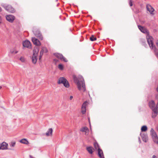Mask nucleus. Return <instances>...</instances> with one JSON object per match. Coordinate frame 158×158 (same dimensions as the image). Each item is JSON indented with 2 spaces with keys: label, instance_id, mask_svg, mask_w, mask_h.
I'll return each mask as SVG.
<instances>
[{
  "label": "nucleus",
  "instance_id": "de8ad7c7",
  "mask_svg": "<svg viewBox=\"0 0 158 158\" xmlns=\"http://www.w3.org/2000/svg\"><path fill=\"white\" fill-rule=\"evenodd\" d=\"M29 156H30V158H33V156L31 155H30Z\"/></svg>",
  "mask_w": 158,
  "mask_h": 158
},
{
  "label": "nucleus",
  "instance_id": "9d476101",
  "mask_svg": "<svg viewBox=\"0 0 158 158\" xmlns=\"http://www.w3.org/2000/svg\"><path fill=\"white\" fill-rule=\"evenodd\" d=\"M148 106L152 110H153L155 108V104L154 101L152 100L149 101L148 102Z\"/></svg>",
  "mask_w": 158,
  "mask_h": 158
},
{
  "label": "nucleus",
  "instance_id": "09e8293b",
  "mask_svg": "<svg viewBox=\"0 0 158 158\" xmlns=\"http://www.w3.org/2000/svg\"><path fill=\"white\" fill-rule=\"evenodd\" d=\"M1 11H2V8H1L0 7V12H1Z\"/></svg>",
  "mask_w": 158,
  "mask_h": 158
},
{
  "label": "nucleus",
  "instance_id": "72a5a7b5",
  "mask_svg": "<svg viewBox=\"0 0 158 158\" xmlns=\"http://www.w3.org/2000/svg\"><path fill=\"white\" fill-rule=\"evenodd\" d=\"M42 48L43 49V50H44V52L47 53L48 52V50L46 47H43Z\"/></svg>",
  "mask_w": 158,
  "mask_h": 158
},
{
  "label": "nucleus",
  "instance_id": "39448f33",
  "mask_svg": "<svg viewBox=\"0 0 158 158\" xmlns=\"http://www.w3.org/2000/svg\"><path fill=\"white\" fill-rule=\"evenodd\" d=\"M54 55L57 58L61 60H63L65 62H67L68 61L63 56V55L61 54L58 53H55L54 54Z\"/></svg>",
  "mask_w": 158,
  "mask_h": 158
},
{
  "label": "nucleus",
  "instance_id": "20e7f679",
  "mask_svg": "<svg viewBox=\"0 0 158 158\" xmlns=\"http://www.w3.org/2000/svg\"><path fill=\"white\" fill-rule=\"evenodd\" d=\"M33 32L37 37L39 39L41 40H42L43 39V37L40 31L37 29H34L33 31Z\"/></svg>",
  "mask_w": 158,
  "mask_h": 158
},
{
  "label": "nucleus",
  "instance_id": "aec40b11",
  "mask_svg": "<svg viewBox=\"0 0 158 158\" xmlns=\"http://www.w3.org/2000/svg\"><path fill=\"white\" fill-rule=\"evenodd\" d=\"M92 149L93 147L91 146L88 147L86 148V150L90 154H92L93 153V151Z\"/></svg>",
  "mask_w": 158,
  "mask_h": 158
},
{
  "label": "nucleus",
  "instance_id": "ea45409f",
  "mask_svg": "<svg viewBox=\"0 0 158 158\" xmlns=\"http://www.w3.org/2000/svg\"><path fill=\"white\" fill-rule=\"evenodd\" d=\"M43 55H41L40 54V55L39 56V60L40 61L41 60V59L42 58V57Z\"/></svg>",
  "mask_w": 158,
  "mask_h": 158
},
{
  "label": "nucleus",
  "instance_id": "79ce46f5",
  "mask_svg": "<svg viewBox=\"0 0 158 158\" xmlns=\"http://www.w3.org/2000/svg\"><path fill=\"white\" fill-rule=\"evenodd\" d=\"M73 96H71L70 97V98H69V99L70 100H72V99H73Z\"/></svg>",
  "mask_w": 158,
  "mask_h": 158
},
{
  "label": "nucleus",
  "instance_id": "423d86ee",
  "mask_svg": "<svg viewBox=\"0 0 158 158\" xmlns=\"http://www.w3.org/2000/svg\"><path fill=\"white\" fill-rule=\"evenodd\" d=\"M23 45L24 48H27L29 49L31 48V43L29 41L27 40L23 42Z\"/></svg>",
  "mask_w": 158,
  "mask_h": 158
},
{
  "label": "nucleus",
  "instance_id": "a19ab883",
  "mask_svg": "<svg viewBox=\"0 0 158 158\" xmlns=\"http://www.w3.org/2000/svg\"><path fill=\"white\" fill-rule=\"evenodd\" d=\"M53 61L56 62H57L58 61V60L57 59H53Z\"/></svg>",
  "mask_w": 158,
  "mask_h": 158
},
{
  "label": "nucleus",
  "instance_id": "a18cd8bd",
  "mask_svg": "<svg viewBox=\"0 0 158 158\" xmlns=\"http://www.w3.org/2000/svg\"><path fill=\"white\" fill-rule=\"evenodd\" d=\"M156 98L158 99V94L156 96Z\"/></svg>",
  "mask_w": 158,
  "mask_h": 158
},
{
  "label": "nucleus",
  "instance_id": "2f4dec72",
  "mask_svg": "<svg viewBox=\"0 0 158 158\" xmlns=\"http://www.w3.org/2000/svg\"><path fill=\"white\" fill-rule=\"evenodd\" d=\"M142 44L143 45L146 47L147 46V44L146 43V41L143 39H142L141 40Z\"/></svg>",
  "mask_w": 158,
  "mask_h": 158
},
{
  "label": "nucleus",
  "instance_id": "3c124183",
  "mask_svg": "<svg viewBox=\"0 0 158 158\" xmlns=\"http://www.w3.org/2000/svg\"><path fill=\"white\" fill-rule=\"evenodd\" d=\"M58 1V0H56V1Z\"/></svg>",
  "mask_w": 158,
  "mask_h": 158
},
{
  "label": "nucleus",
  "instance_id": "f257e3e1",
  "mask_svg": "<svg viewBox=\"0 0 158 158\" xmlns=\"http://www.w3.org/2000/svg\"><path fill=\"white\" fill-rule=\"evenodd\" d=\"M73 79L74 82L77 85L78 90H81V86L83 89V92H85V86L84 79L82 76L79 75L77 77L75 75H73Z\"/></svg>",
  "mask_w": 158,
  "mask_h": 158
},
{
  "label": "nucleus",
  "instance_id": "6ab92c4d",
  "mask_svg": "<svg viewBox=\"0 0 158 158\" xmlns=\"http://www.w3.org/2000/svg\"><path fill=\"white\" fill-rule=\"evenodd\" d=\"M152 117L153 118H155L156 116L158 114V111L156 110V109H154L153 110H152Z\"/></svg>",
  "mask_w": 158,
  "mask_h": 158
},
{
  "label": "nucleus",
  "instance_id": "8fccbe9b",
  "mask_svg": "<svg viewBox=\"0 0 158 158\" xmlns=\"http://www.w3.org/2000/svg\"><path fill=\"white\" fill-rule=\"evenodd\" d=\"M2 88V87L1 86H0V89Z\"/></svg>",
  "mask_w": 158,
  "mask_h": 158
},
{
  "label": "nucleus",
  "instance_id": "2eb2a0df",
  "mask_svg": "<svg viewBox=\"0 0 158 158\" xmlns=\"http://www.w3.org/2000/svg\"><path fill=\"white\" fill-rule=\"evenodd\" d=\"M138 26L139 29L142 32L144 33H145L147 32V30L146 29H145L143 27L139 25H138Z\"/></svg>",
  "mask_w": 158,
  "mask_h": 158
},
{
  "label": "nucleus",
  "instance_id": "c9c22d12",
  "mask_svg": "<svg viewBox=\"0 0 158 158\" xmlns=\"http://www.w3.org/2000/svg\"><path fill=\"white\" fill-rule=\"evenodd\" d=\"M44 51L43 50V49L42 48L41 49L40 51V54L41 55H43V53H44Z\"/></svg>",
  "mask_w": 158,
  "mask_h": 158
},
{
  "label": "nucleus",
  "instance_id": "f704fd0d",
  "mask_svg": "<svg viewBox=\"0 0 158 158\" xmlns=\"http://www.w3.org/2000/svg\"><path fill=\"white\" fill-rule=\"evenodd\" d=\"M20 60L23 62H24L25 61V59L24 57H21L20 58Z\"/></svg>",
  "mask_w": 158,
  "mask_h": 158
},
{
  "label": "nucleus",
  "instance_id": "0eeeda50",
  "mask_svg": "<svg viewBox=\"0 0 158 158\" xmlns=\"http://www.w3.org/2000/svg\"><path fill=\"white\" fill-rule=\"evenodd\" d=\"M15 18V16L12 15H8L6 16V19L7 20L11 23L13 22Z\"/></svg>",
  "mask_w": 158,
  "mask_h": 158
},
{
  "label": "nucleus",
  "instance_id": "5701e85b",
  "mask_svg": "<svg viewBox=\"0 0 158 158\" xmlns=\"http://www.w3.org/2000/svg\"><path fill=\"white\" fill-rule=\"evenodd\" d=\"M18 51L16 50L14 48L13 49H11L10 50L9 52V54H15L18 53Z\"/></svg>",
  "mask_w": 158,
  "mask_h": 158
},
{
  "label": "nucleus",
  "instance_id": "7ed1b4c3",
  "mask_svg": "<svg viewBox=\"0 0 158 158\" xmlns=\"http://www.w3.org/2000/svg\"><path fill=\"white\" fill-rule=\"evenodd\" d=\"M57 83L58 84H63L66 88L69 87V84L67 80L64 77H60L58 80Z\"/></svg>",
  "mask_w": 158,
  "mask_h": 158
},
{
  "label": "nucleus",
  "instance_id": "49530a36",
  "mask_svg": "<svg viewBox=\"0 0 158 158\" xmlns=\"http://www.w3.org/2000/svg\"><path fill=\"white\" fill-rule=\"evenodd\" d=\"M88 119H89V124L90 125V126L91 127V124H90V119H89V118H88Z\"/></svg>",
  "mask_w": 158,
  "mask_h": 158
},
{
  "label": "nucleus",
  "instance_id": "4c0bfd02",
  "mask_svg": "<svg viewBox=\"0 0 158 158\" xmlns=\"http://www.w3.org/2000/svg\"><path fill=\"white\" fill-rule=\"evenodd\" d=\"M155 109H156V110H157V111H158V100L157 104L156 106V107H155Z\"/></svg>",
  "mask_w": 158,
  "mask_h": 158
},
{
  "label": "nucleus",
  "instance_id": "c85d7f7f",
  "mask_svg": "<svg viewBox=\"0 0 158 158\" xmlns=\"http://www.w3.org/2000/svg\"><path fill=\"white\" fill-rule=\"evenodd\" d=\"M86 112V108L81 107V112L82 114H84Z\"/></svg>",
  "mask_w": 158,
  "mask_h": 158
},
{
  "label": "nucleus",
  "instance_id": "58836bf2",
  "mask_svg": "<svg viewBox=\"0 0 158 158\" xmlns=\"http://www.w3.org/2000/svg\"><path fill=\"white\" fill-rule=\"evenodd\" d=\"M2 7H3L6 10V7L7 5H6L5 4H3L2 5Z\"/></svg>",
  "mask_w": 158,
  "mask_h": 158
},
{
  "label": "nucleus",
  "instance_id": "cd10ccee",
  "mask_svg": "<svg viewBox=\"0 0 158 158\" xmlns=\"http://www.w3.org/2000/svg\"><path fill=\"white\" fill-rule=\"evenodd\" d=\"M153 141L157 144H158V137L157 136L152 138Z\"/></svg>",
  "mask_w": 158,
  "mask_h": 158
},
{
  "label": "nucleus",
  "instance_id": "7c9ffc66",
  "mask_svg": "<svg viewBox=\"0 0 158 158\" xmlns=\"http://www.w3.org/2000/svg\"><path fill=\"white\" fill-rule=\"evenodd\" d=\"M58 68L60 70H63L64 68V67L63 65L62 64H59L58 65Z\"/></svg>",
  "mask_w": 158,
  "mask_h": 158
},
{
  "label": "nucleus",
  "instance_id": "1a4fd4ad",
  "mask_svg": "<svg viewBox=\"0 0 158 158\" xmlns=\"http://www.w3.org/2000/svg\"><path fill=\"white\" fill-rule=\"evenodd\" d=\"M32 41L34 44L36 46H40L41 45L40 41L35 37L32 38Z\"/></svg>",
  "mask_w": 158,
  "mask_h": 158
},
{
  "label": "nucleus",
  "instance_id": "f8f14e48",
  "mask_svg": "<svg viewBox=\"0 0 158 158\" xmlns=\"http://www.w3.org/2000/svg\"><path fill=\"white\" fill-rule=\"evenodd\" d=\"M146 7L147 10H148L151 14L154 15L153 12L154 10L151 6L149 5H147Z\"/></svg>",
  "mask_w": 158,
  "mask_h": 158
},
{
  "label": "nucleus",
  "instance_id": "37998d69",
  "mask_svg": "<svg viewBox=\"0 0 158 158\" xmlns=\"http://www.w3.org/2000/svg\"><path fill=\"white\" fill-rule=\"evenodd\" d=\"M2 22V19L1 17H0V23H1Z\"/></svg>",
  "mask_w": 158,
  "mask_h": 158
},
{
  "label": "nucleus",
  "instance_id": "412c9836",
  "mask_svg": "<svg viewBox=\"0 0 158 158\" xmlns=\"http://www.w3.org/2000/svg\"><path fill=\"white\" fill-rule=\"evenodd\" d=\"M38 56H32V60L34 64H35L37 60Z\"/></svg>",
  "mask_w": 158,
  "mask_h": 158
},
{
  "label": "nucleus",
  "instance_id": "6e6552de",
  "mask_svg": "<svg viewBox=\"0 0 158 158\" xmlns=\"http://www.w3.org/2000/svg\"><path fill=\"white\" fill-rule=\"evenodd\" d=\"M6 10L8 12L11 13H14L15 12V10L11 6L9 5H7L6 7Z\"/></svg>",
  "mask_w": 158,
  "mask_h": 158
},
{
  "label": "nucleus",
  "instance_id": "9b49d317",
  "mask_svg": "<svg viewBox=\"0 0 158 158\" xmlns=\"http://www.w3.org/2000/svg\"><path fill=\"white\" fill-rule=\"evenodd\" d=\"M8 144L7 143L5 142H3L1 145L0 146V149H8Z\"/></svg>",
  "mask_w": 158,
  "mask_h": 158
},
{
  "label": "nucleus",
  "instance_id": "f3484780",
  "mask_svg": "<svg viewBox=\"0 0 158 158\" xmlns=\"http://www.w3.org/2000/svg\"><path fill=\"white\" fill-rule=\"evenodd\" d=\"M33 53L32 56H38L39 52V49L38 48H36L34 49Z\"/></svg>",
  "mask_w": 158,
  "mask_h": 158
},
{
  "label": "nucleus",
  "instance_id": "f03ea898",
  "mask_svg": "<svg viewBox=\"0 0 158 158\" xmlns=\"http://www.w3.org/2000/svg\"><path fill=\"white\" fill-rule=\"evenodd\" d=\"M147 39L150 48L152 49H153L155 54L158 59V40L156 41L155 46L153 42V38L152 37L148 36L147 37Z\"/></svg>",
  "mask_w": 158,
  "mask_h": 158
},
{
  "label": "nucleus",
  "instance_id": "bb28decb",
  "mask_svg": "<svg viewBox=\"0 0 158 158\" xmlns=\"http://www.w3.org/2000/svg\"><path fill=\"white\" fill-rule=\"evenodd\" d=\"M91 41H94L97 40L96 37L93 35H92L89 38Z\"/></svg>",
  "mask_w": 158,
  "mask_h": 158
},
{
  "label": "nucleus",
  "instance_id": "393cba45",
  "mask_svg": "<svg viewBox=\"0 0 158 158\" xmlns=\"http://www.w3.org/2000/svg\"><path fill=\"white\" fill-rule=\"evenodd\" d=\"M94 145L95 149H97L98 151V149H100L98 144V143L97 142H95L94 143Z\"/></svg>",
  "mask_w": 158,
  "mask_h": 158
},
{
  "label": "nucleus",
  "instance_id": "4468645a",
  "mask_svg": "<svg viewBox=\"0 0 158 158\" xmlns=\"http://www.w3.org/2000/svg\"><path fill=\"white\" fill-rule=\"evenodd\" d=\"M98 155L100 158H105L103 151L101 149H98Z\"/></svg>",
  "mask_w": 158,
  "mask_h": 158
},
{
  "label": "nucleus",
  "instance_id": "a878e982",
  "mask_svg": "<svg viewBox=\"0 0 158 158\" xmlns=\"http://www.w3.org/2000/svg\"><path fill=\"white\" fill-rule=\"evenodd\" d=\"M148 129L147 127L146 126L144 125L141 128V131L142 132L146 131Z\"/></svg>",
  "mask_w": 158,
  "mask_h": 158
},
{
  "label": "nucleus",
  "instance_id": "c03bdc74",
  "mask_svg": "<svg viewBox=\"0 0 158 158\" xmlns=\"http://www.w3.org/2000/svg\"><path fill=\"white\" fill-rule=\"evenodd\" d=\"M152 158H157V157L155 155H154L152 156Z\"/></svg>",
  "mask_w": 158,
  "mask_h": 158
},
{
  "label": "nucleus",
  "instance_id": "a211bd4d",
  "mask_svg": "<svg viewBox=\"0 0 158 158\" xmlns=\"http://www.w3.org/2000/svg\"><path fill=\"white\" fill-rule=\"evenodd\" d=\"M150 133L152 138L155 137V136H157L156 133L155 131L152 128L150 131Z\"/></svg>",
  "mask_w": 158,
  "mask_h": 158
},
{
  "label": "nucleus",
  "instance_id": "e433bc0d",
  "mask_svg": "<svg viewBox=\"0 0 158 158\" xmlns=\"http://www.w3.org/2000/svg\"><path fill=\"white\" fill-rule=\"evenodd\" d=\"M129 5L130 6H133V2L132 0H130L129 1Z\"/></svg>",
  "mask_w": 158,
  "mask_h": 158
},
{
  "label": "nucleus",
  "instance_id": "473e14b6",
  "mask_svg": "<svg viewBox=\"0 0 158 158\" xmlns=\"http://www.w3.org/2000/svg\"><path fill=\"white\" fill-rule=\"evenodd\" d=\"M15 144V142H12L10 144V147H14Z\"/></svg>",
  "mask_w": 158,
  "mask_h": 158
},
{
  "label": "nucleus",
  "instance_id": "c756f323",
  "mask_svg": "<svg viewBox=\"0 0 158 158\" xmlns=\"http://www.w3.org/2000/svg\"><path fill=\"white\" fill-rule=\"evenodd\" d=\"M88 102L87 101L84 102L82 106V107H85L86 108V106L87 105Z\"/></svg>",
  "mask_w": 158,
  "mask_h": 158
},
{
  "label": "nucleus",
  "instance_id": "b1692460",
  "mask_svg": "<svg viewBox=\"0 0 158 158\" xmlns=\"http://www.w3.org/2000/svg\"><path fill=\"white\" fill-rule=\"evenodd\" d=\"M80 131L82 132H86L87 131H89V130L87 127H82Z\"/></svg>",
  "mask_w": 158,
  "mask_h": 158
},
{
  "label": "nucleus",
  "instance_id": "4be33fe9",
  "mask_svg": "<svg viewBox=\"0 0 158 158\" xmlns=\"http://www.w3.org/2000/svg\"><path fill=\"white\" fill-rule=\"evenodd\" d=\"M20 142L22 143L25 144H28L29 143L28 141L26 139H22L20 140Z\"/></svg>",
  "mask_w": 158,
  "mask_h": 158
},
{
  "label": "nucleus",
  "instance_id": "dca6fc26",
  "mask_svg": "<svg viewBox=\"0 0 158 158\" xmlns=\"http://www.w3.org/2000/svg\"><path fill=\"white\" fill-rule=\"evenodd\" d=\"M52 131L53 130L52 128L49 129L46 133V135L47 136H52Z\"/></svg>",
  "mask_w": 158,
  "mask_h": 158
},
{
  "label": "nucleus",
  "instance_id": "ddd939ff",
  "mask_svg": "<svg viewBox=\"0 0 158 158\" xmlns=\"http://www.w3.org/2000/svg\"><path fill=\"white\" fill-rule=\"evenodd\" d=\"M141 137L143 140L145 142H146L148 140L147 135L144 133H140V134Z\"/></svg>",
  "mask_w": 158,
  "mask_h": 158
}]
</instances>
